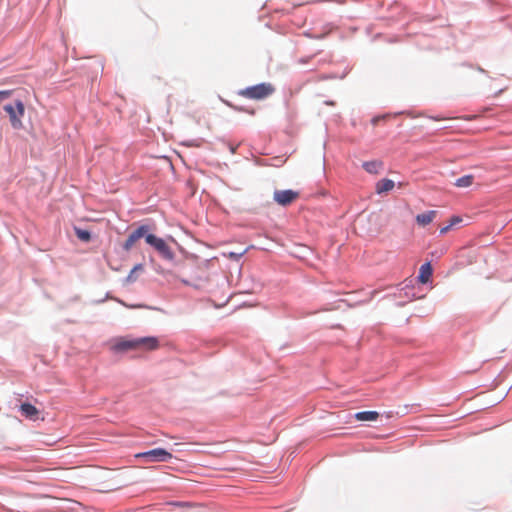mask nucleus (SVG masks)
I'll return each instance as SVG.
<instances>
[{
	"label": "nucleus",
	"instance_id": "21",
	"mask_svg": "<svg viewBox=\"0 0 512 512\" xmlns=\"http://www.w3.org/2000/svg\"><path fill=\"white\" fill-rule=\"evenodd\" d=\"M236 109H237V110H239V111H245V110H244V109H242V108H236Z\"/></svg>",
	"mask_w": 512,
	"mask_h": 512
},
{
	"label": "nucleus",
	"instance_id": "10",
	"mask_svg": "<svg viewBox=\"0 0 512 512\" xmlns=\"http://www.w3.org/2000/svg\"><path fill=\"white\" fill-rule=\"evenodd\" d=\"M20 411H21L22 415H24L25 417H27L29 419H36L39 414L38 409L30 403L21 404Z\"/></svg>",
	"mask_w": 512,
	"mask_h": 512
},
{
	"label": "nucleus",
	"instance_id": "8",
	"mask_svg": "<svg viewBox=\"0 0 512 512\" xmlns=\"http://www.w3.org/2000/svg\"><path fill=\"white\" fill-rule=\"evenodd\" d=\"M432 266L430 264V262H427V263H424L423 265H421L420 269H419V275H418V280L420 283L422 284H426L429 282L431 276H432Z\"/></svg>",
	"mask_w": 512,
	"mask_h": 512
},
{
	"label": "nucleus",
	"instance_id": "18",
	"mask_svg": "<svg viewBox=\"0 0 512 512\" xmlns=\"http://www.w3.org/2000/svg\"><path fill=\"white\" fill-rule=\"evenodd\" d=\"M12 94V90H3V91H0V103L5 100V99H8Z\"/></svg>",
	"mask_w": 512,
	"mask_h": 512
},
{
	"label": "nucleus",
	"instance_id": "17",
	"mask_svg": "<svg viewBox=\"0 0 512 512\" xmlns=\"http://www.w3.org/2000/svg\"><path fill=\"white\" fill-rule=\"evenodd\" d=\"M76 235L80 240L85 241V242H87L91 239V234L87 230L76 229Z\"/></svg>",
	"mask_w": 512,
	"mask_h": 512
},
{
	"label": "nucleus",
	"instance_id": "6",
	"mask_svg": "<svg viewBox=\"0 0 512 512\" xmlns=\"http://www.w3.org/2000/svg\"><path fill=\"white\" fill-rule=\"evenodd\" d=\"M148 231L149 227L147 225H141L140 227H138L128 236V238L123 244V249L125 251L131 250L139 239H141L142 237H146Z\"/></svg>",
	"mask_w": 512,
	"mask_h": 512
},
{
	"label": "nucleus",
	"instance_id": "12",
	"mask_svg": "<svg viewBox=\"0 0 512 512\" xmlns=\"http://www.w3.org/2000/svg\"><path fill=\"white\" fill-rule=\"evenodd\" d=\"M115 349L118 351L136 350V338L135 339H122L115 344Z\"/></svg>",
	"mask_w": 512,
	"mask_h": 512
},
{
	"label": "nucleus",
	"instance_id": "19",
	"mask_svg": "<svg viewBox=\"0 0 512 512\" xmlns=\"http://www.w3.org/2000/svg\"><path fill=\"white\" fill-rule=\"evenodd\" d=\"M451 227H452V226H451V224H449V225H447V226L442 227V228L440 229V233H441V234H445V233H447V232L450 230V228H451Z\"/></svg>",
	"mask_w": 512,
	"mask_h": 512
},
{
	"label": "nucleus",
	"instance_id": "3",
	"mask_svg": "<svg viewBox=\"0 0 512 512\" xmlns=\"http://www.w3.org/2000/svg\"><path fill=\"white\" fill-rule=\"evenodd\" d=\"M145 241L147 244L152 246L159 255L166 260H173L174 253L171 247L166 243V241L160 237H157L154 234H148L145 237Z\"/></svg>",
	"mask_w": 512,
	"mask_h": 512
},
{
	"label": "nucleus",
	"instance_id": "1",
	"mask_svg": "<svg viewBox=\"0 0 512 512\" xmlns=\"http://www.w3.org/2000/svg\"><path fill=\"white\" fill-rule=\"evenodd\" d=\"M275 88L270 83H261L239 91V95L253 100H262L273 94Z\"/></svg>",
	"mask_w": 512,
	"mask_h": 512
},
{
	"label": "nucleus",
	"instance_id": "14",
	"mask_svg": "<svg viewBox=\"0 0 512 512\" xmlns=\"http://www.w3.org/2000/svg\"><path fill=\"white\" fill-rule=\"evenodd\" d=\"M383 163L378 160L363 163V168L370 174H377L382 169Z\"/></svg>",
	"mask_w": 512,
	"mask_h": 512
},
{
	"label": "nucleus",
	"instance_id": "15",
	"mask_svg": "<svg viewBox=\"0 0 512 512\" xmlns=\"http://www.w3.org/2000/svg\"><path fill=\"white\" fill-rule=\"evenodd\" d=\"M143 271V265L137 264L133 267V269L130 271L128 276L126 277L127 283H133L137 280V273Z\"/></svg>",
	"mask_w": 512,
	"mask_h": 512
},
{
	"label": "nucleus",
	"instance_id": "20",
	"mask_svg": "<svg viewBox=\"0 0 512 512\" xmlns=\"http://www.w3.org/2000/svg\"><path fill=\"white\" fill-rule=\"evenodd\" d=\"M459 222H461V219L459 217H453L451 219L450 224H451V226H453L454 224L459 223Z\"/></svg>",
	"mask_w": 512,
	"mask_h": 512
},
{
	"label": "nucleus",
	"instance_id": "2",
	"mask_svg": "<svg viewBox=\"0 0 512 512\" xmlns=\"http://www.w3.org/2000/svg\"><path fill=\"white\" fill-rule=\"evenodd\" d=\"M4 110L9 115L11 126L16 129L23 128L22 118L25 113V106L21 100L15 101V105L7 104L4 106Z\"/></svg>",
	"mask_w": 512,
	"mask_h": 512
},
{
	"label": "nucleus",
	"instance_id": "11",
	"mask_svg": "<svg viewBox=\"0 0 512 512\" xmlns=\"http://www.w3.org/2000/svg\"><path fill=\"white\" fill-rule=\"evenodd\" d=\"M437 212L434 210L426 211L424 213L418 214L416 216V221L421 226H426L430 224L434 218L436 217Z\"/></svg>",
	"mask_w": 512,
	"mask_h": 512
},
{
	"label": "nucleus",
	"instance_id": "13",
	"mask_svg": "<svg viewBox=\"0 0 512 512\" xmlns=\"http://www.w3.org/2000/svg\"><path fill=\"white\" fill-rule=\"evenodd\" d=\"M357 421H376L379 417V413L376 411H362L355 414Z\"/></svg>",
	"mask_w": 512,
	"mask_h": 512
},
{
	"label": "nucleus",
	"instance_id": "7",
	"mask_svg": "<svg viewBox=\"0 0 512 512\" xmlns=\"http://www.w3.org/2000/svg\"><path fill=\"white\" fill-rule=\"evenodd\" d=\"M159 347V341L156 337L136 338L137 351H153Z\"/></svg>",
	"mask_w": 512,
	"mask_h": 512
},
{
	"label": "nucleus",
	"instance_id": "5",
	"mask_svg": "<svg viewBox=\"0 0 512 512\" xmlns=\"http://www.w3.org/2000/svg\"><path fill=\"white\" fill-rule=\"evenodd\" d=\"M299 193L293 190H276L274 192V200L281 206H287L298 199Z\"/></svg>",
	"mask_w": 512,
	"mask_h": 512
},
{
	"label": "nucleus",
	"instance_id": "9",
	"mask_svg": "<svg viewBox=\"0 0 512 512\" xmlns=\"http://www.w3.org/2000/svg\"><path fill=\"white\" fill-rule=\"evenodd\" d=\"M394 186V181H392L391 179L384 178L376 183L375 190L377 194H382L391 191L394 188Z\"/></svg>",
	"mask_w": 512,
	"mask_h": 512
},
{
	"label": "nucleus",
	"instance_id": "16",
	"mask_svg": "<svg viewBox=\"0 0 512 512\" xmlns=\"http://www.w3.org/2000/svg\"><path fill=\"white\" fill-rule=\"evenodd\" d=\"M473 183V176L466 175L456 180L455 185L457 187H468Z\"/></svg>",
	"mask_w": 512,
	"mask_h": 512
},
{
	"label": "nucleus",
	"instance_id": "4",
	"mask_svg": "<svg viewBox=\"0 0 512 512\" xmlns=\"http://www.w3.org/2000/svg\"><path fill=\"white\" fill-rule=\"evenodd\" d=\"M136 458H142L146 463L151 462H168L173 458V455L163 448H155L146 452L138 453Z\"/></svg>",
	"mask_w": 512,
	"mask_h": 512
}]
</instances>
